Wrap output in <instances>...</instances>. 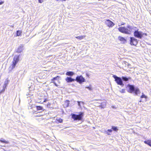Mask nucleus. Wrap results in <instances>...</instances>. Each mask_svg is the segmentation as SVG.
<instances>
[{"mask_svg": "<svg viewBox=\"0 0 151 151\" xmlns=\"http://www.w3.org/2000/svg\"><path fill=\"white\" fill-rule=\"evenodd\" d=\"M113 77L115 79V81L118 85L122 86H124L122 80L120 78L114 75L113 76Z\"/></svg>", "mask_w": 151, "mask_h": 151, "instance_id": "nucleus-6", "label": "nucleus"}, {"mask_svg": "<svg viewBox=\"0 0 151 151\" xmlns=\"http://www.w3.org/2000/svg\"><path fill=\"white\" fill-rule=\"evenodd\" d=\"M19 60V55H15L13 59V60L12 62V64L11 65L10 68H11L12 69H13L15 67L16 64Z\"/></svg>", "mask_w": 151, "mask_h": 151, "instance_id": "nucleus-4", "label": "nucleus"}, {"mask_svg": "<svg viewBox=\"0 0 151 151\" xmlns=\"http://www.w3.org/2000/svg\"><path fill=\"white\" fill-rule=\"evenodd\" d=\"M51 104L50 103H48L47 105H46V106L47 107H48L49 106H50Z\"/></svg>", "mask_w": 151, "mask_h": 151, "instance_id": "nucleus-27", "label": "nucleus"}, {"mask_svg": "<svg viewBox=\"0 0 151 151\" xmlns=\"http://www.w3.org/2000/svg\"><path fill=\"white\" fill-rule=\"evenodd\" d=\"M65 81L67 83H70L74 81L75 79L72 78L70 77H67L65 79Z\"/></svg>", "mask_w": 151, "mask_h": 151, "instance_id": "nucleus-12", "label": "nucleus"}, {"mask_svg": "<svg viewBox=\"0 0 151 151\" xmlns=\"http://www.w3.org/2000/svg\"><path fill=\"white\" fill-rule=\"evenodd\" d=\"M144 142L145 144H147L148 145L151 147V140H145L144 141Z\"/></svg>", "mask_w": 151, "mask_h": 151, "instance_id": "nucleus-17", "label": "nucleus"}, {"mask_svg": "<svg viewBox=\"0 0 151 151\" xmlns=\"http://www.w3.org/2000/svg\"><path fill=\"white\" fill-rule=\"evenodd\" d=\"M112 130L111 129H109L107 130V131L109 132H112Z\"/></svg>", "mask_w": 151, "mask_h": 151, "instance_id": "nucleus-31", "label": "nucleus"}, {"mask_svg": "<svg viewBox=\"0 0 151 151\" xmlns=\"http://www.w3.org/2000/svg\"><path fill=\"white\" fill-rule=\"evenodd\" d=\"M4 91V89H3V90H2L1 91H0V94L2 93V92H3Z\"/></svg>", "mask_w": 151, "mask_h": 151, "instance_id": "nucleus-30", "label": "nucleus"}, {"mask_svg": "<svg viewBox=\"0 0 151 151\" xmlns=\"http://www.w3.org/2000/svg\"><path fill=\"white\" fill-rule=\"evenodd\" d=\"M120 92L121 93H124L125 92V90L124 89H123L120 91Z\"/></svg>", "mask_w": 151, "mask_h": 151, "instance_id": "nucleus-26", "label": "nucleus"}, {"mask_svg": "<svg viewBox=\"0 0 151 151\" xmlns=\"http://www.w3.org/2000/svg\"><path fill=\"white\" fill-rule=\"evenodd\" d=\"M66 0H56L57 1H66Z\"/></svg>", "mask_w": 151, "mask_h": 151, "instance_id": "nucleus-29", "label": "nucleus"}, {"mask_svg": "<svg viewBox=\"0 0 151 151\" xmlns=\"http://www.w3.org/2000/svg\"><path fill=\"white\" fill-rule=\"evenodd\" d=\"M36 109L37 110H42L43 109V107L42 106H36Z\"/></svg>", "mask_w": 151, "mask_h": 151, "instance_id": "nucleus-20", "label": "nucleus"}, {"mask_svg": "<svg viewBox=\"0 0 151 151\" xmlns=\"http://www.w3.org/2000/svg\"><path fill=\"white\" fill-rule=\"evenodd\" d=\"M63 121V120L61 118H59V119H56V122L58 123H61Z\"/></svg>", "mask_w": 151, "mask_h": 151, "instance_id": "nucleus-19", "label": "nucleus"}, {"mask_svg": "<svg viewBox=\"0 0 151 151\" xmlns=\"http://www.w3.org/2000/svg\"><path fill=\"white\" fill-rule=\"evenodd\" d=\"M41 99L40 100V101H42V100H41Z\"/></svg>", "mask_w": 151, "mask_h": 151, "instance_id": "nucleus-36", "label": "nucleus"}, {"mask_svg": "<svg viewBox=\"0 0 151 151\" xmlns=\"http://www.w3.org/2000/svg\"><path fill=\"white\" fill-rule=\"evenodd\" d=\"M144 35H147L146 33H143L141 31H138V30L135 31L134 33V36L139 39H141Z\"/></svg>", "mask_w": 151, "mask_h": 151, "instance_id": "nucleus-5", "label": "nucleus"}, {"mask_svg": "<svg viewBox=\"0 0 151 151\" xmlns=\"http://www.w3.org/2000/svg\"><path fill=\"white\" fill-rule=\"evenodd\" d=\"M127 65L128 66V67H129L130 66H131V64L129 63H128L127 64Z\"/></svg>", "mask_w": 151, "mask_h": 151, "instance_id": "nucleus-33", "label": "nucleus"}, {"mask_svg": "<svg viewBox=\"0 0 151 151\" xmlns=\"http://www.w3.org/2000/svg\"><path fill=\"white\" fill-rule=\"evenodd\" d=\"M127 86L129 88V89L127 90V91L129 93H132L134 92L135 95H137L140 93L139 89L138 88H135L134 86L132 85L128 84Z\"/></svg>", "mask_w": 151, "mask_h": 151, "instance_id": "nucleus-2", "label": "nucleus"}, {"mask_svg": "<svg viewBox=\"0 0 151 151\" xmlns=\"http://www.w3.org/2000/svg\"><path fill=\"white\" fill-rule=\"evenodd\" d=\"M60 76H57L55 77H54L51 79V83H53L55 86L57 87H58V85L55 81L56 80L58 79V78H60Z\"/></svg>", "mask_w": 151, "mask_h": 151, "instance_id": "nucleus-10", "label": "nucleus"}, {"mask_svg": "<svg viewBox=\"0 0 151 151\" xmlns=\"http://www.w3.org/2000/svg\"><path fill=\"white\" fill-rule=\"evenodd\" d=\"M22 32L20 30H17L16 32L17 36H19L21 35Z\"/></svg>", "mask_w": 151, "mask_h": 151, "instance_id": "nucleus-21", "label": "nucleus"}, {"mask_svg": "<svg viewBox=\"0 0 151 151\" xmlns=\"http://www.w3.org/2000/svg\"><path fill=\"white\" fill-rule=\"evenodd\" d=\"M133 28L132 26L128 25L127 27H121L118 28L119 31L123 33L126 34L130 35L132 32Z\"/></svg>", "mask_w": 151, "mask_h": 151, "instance_id": "nucleus-1", "label": "nucleus"}, {"mask_svg": "<svg viewBox=\"0 0 151 151\" xmlns=\"http://www.w3.org/2000/svg\"><path fill=\"white\" fill-rule=\"evenodd\" d=\"M75 80L80 84H81L85 81V79L82 75L77 76Z\"/></svg>", "mask_w": 151, "mask_h": 151, "instance_id": "nucleus-7", "label": "nucleus"}, {"mask_svg": "<svg viewBox=\"0 0 151 151\" xmlns=\"http://www.w3.org/2000/svg\"><path fill=\"white\" fill-rule=\"evenodd\" d=\"M105 24L109 28L112 27L114 25V24L110 20L106 19L105 22Z\"/></svg>", "mask_w": 151, "mask_h": 151, "instance_id": "nucleus-9", "label": "nucleus"}, {"mask_svg": "<svg viewBox=\"0 0 151 151\" xmlns=\"http://www.w3.org/2000/svg\"><path fill=\"white\" fill-rule=\"evenodd\" d=\"M41 99V98H39L38 99V101L37 102V103L39 104H42L43 102H47V101H48V100L47 99L45 98L44 99L43 101H40V100Z\"/></svg>", "mask_w": 151, "mask_h": 151, "instance_id": "nucleus-15", "label": "nucleus"}, {"mask_svg": "<svg viewBox=\"0 0 151 151\" xmlns=\"http://www.w3.org/2000/svg\"><path fill=\"white\" fill-rule=\"evenodd\" d=\"M122 79L124 81H127L129 80L128 78L125 77H122Z\"/></svg>", "mask_w": 151, "mask_h": 151, "instance_id": "nucleus-25", "label": "nucleus"}, {"mask_svg": "<svg viewBox=\"0 0 151 151\" xmlns=\"http://www.w3.org/2000/svg\"><path fill=\"white\" fill-rule=\"evenodd\" d=\"M107 134H108V135H110V134L109 133H107Z\"/></svg>", "mask_w": 151, "mask_h": 151, "instance_id": "nucleus-35", "label": "nucleus"}, {"mask_svg": "<svg viewBox=\"0 0 151 151\" xmlns=\"http://www.w3.org/2000/svg\"><path fill=\"white\" fill-rule=\"evenodd\" d=\"M86 37V35H82L77 36L75 38L79 40H81L84 38Z\"/></svg>", "mask_w": 151, "mask_h": 151, "instance_id": "nucleus-18", "label": "nucleus"}, {"mask_svg": "<svg viewBox=\"0 0 151 151\" xmlns=\"http://www.w3.org/2000/svg\"><path fill=\"white\" fill-rule=\"evenodd\" d=\"M4 3V1H0V5Z\"/></svg>", "mask_w": 151, "mask_h": 151, "instance_id": "nucleus-32", "label": "nucleus"}, {"mask_svg": "<svg viewBox=\"0 0 151 151\" xmlns=\"http://www.w3.org/2000/svg\"><path fill=\"white\" fill-rule=\"evenodd\" d=\"M38 2L39 3H42L43 2V0H38Z\"/></svg>", "mask_w": 151, "mask_h": 151, "instance_id": "nucleus-28", "label": "nucleus"}, {"mask_svg": "<svg viewBox=\"0 0 151 151\" xmlns=\"http://www.w3.org/2000/svg\"><path fill=\"white\" fill-rule=\"evenodd\" d=\"M78 105L79 106H80V102L79 101H78Z\"/></svg>", "mask_w": 151, "mask_h": 151, "instance_id": "nucleus-34", "label": "nucleus"}, {"mask_svg": "<svg viewBox=\"0 0 151 151\" xmlns=\"http://www.w3.org/2000/svg\"><path fill=\"white\" fill-rule=\"evenodd\" d=\"M84 113L83 112H80L78 115H76L74 114H71V118L73 119L74 120H81L82 119Z\"/></svg>", "mask_w": 151, "mask_h": 151, "instance_id": "nucleus-3", "label": "nucleus"}, {"mask_svg": "<svg viewBox=\"0 0 151 151\" xmlns=\"http://www.w3.org/2000/svg\"><path fill=\"white\" fill-rule=\"evenodd\" d=\"M140 98H144L146 99L147 98V96H145V94H143V93H142V95L140 96Z\"/></svg>", "mask_w": 151, "mask_h": 151, "instance_id": "nucleus-24", "label": "nucleus"}, {"mask_svg": "<svg viewBox=\"0 0 151 151\" xmlns=\"http://www.w3.org/2000/svg\"><path fill=\"white\" fill-rule=\"evenodd\" d=\"M74 74V73L72 71H68L66 73L67 76H72Z\"/></svg>", "mask_w": 151, "mask_h": 151, "instance_id": "nucleus-16", "label": "nucleus"}, {"mask_svg": "<svg viewBox=\"0 0 151 151\" xmlns=\"http://www.w3.org/2000/svg\"><path fill=\"white\" fill-rule=\"evenodd\" d=\"M0 141L2 143H4L6 144L8 143V142L7 141H6L4 139H0Z\"/></svg>", "mask_w": 151, "mask_h": 151, "instance_id": "nucleus-23", "label": "nucleus"}, {"mask_svg": "<svg viewBox=\"0 0 151 151\" xmlns=\"http://www.w3.org/2000/svg\"><path fill=\"white\" fill-rule=\"evenodd\" d=\"M130 44L132 45L136 46L138 43V40L135 38L131 37L130 38Z\"/></svg>", "mask_w": 151, "mask_h": 151, "instance_id": "nucleus-8", "label": "nucleus"}, {"mask_svg": "<svg viewBox=\"0 0 151 151\" xmlns=\"http://www.w3.org/2000/svg\"><path fill=\"white\" fill-rule=\"evenodd\" d=\"M36 116V117L38 116Z\"/></svg>", "mask_w": 151, "mask_h": 151, "instance_id": "nucleus-37", "label": "nucleus"}, {"mask_svg": "<svg viewBox=\"0 0 151 151\" xmlns=\"http://www.w3.org/2000/svg\"><path fill=\"white\" fill-rule=\"evenodd\" d=\"M23 46L22 45L18 47L17 50V52L18 53H20L23 50Z\"/></svg>", "mask_w": 151, "mask_h": 151, "instance_id": "nucleus-14", "label": "nucleus"}, {"mask_svg": "<svg viewBox=\"0 0 151 151\" xmlns=\"http://www.w3.org/2000/svg\"><path fill=\"white\" fill-rule=\"evenodd\" d=\"M118 39L119 41L122 42V43H125L127 42V40L123 37L119 36L118 37Z\"/></svg>", "mask_w": 151, "mask_h": 151, "instance_id": "nucleus-11", "label": "nucleus"}, {"mask_svg": "<svg viewBox=\"0 0 151 151\" xmlns=\"http://www.w3.org/2000/svg\"><path fill=\"white\" fill-rule=\"evenodd\" d=\"M112 129L114 131H117L118 130V129L117 127H114L112 126Z\"/></svg>", "mask_w": 151, "mask_h": 151, "instance_id": "nucleus-22", "label": "nucleus"}, {"mask_svg": "<svg viewBox=\"0 0 151 151\" xmlns=\"http://www.w3.org/2000/svg\"><path fill=\"white\" fill-rule=\"evenodd\" d=\"M70 104V101L68 100H66L64 101V106L65 108H67L68 107Z\"/></svg>", "mask_w": 151, "mask_h": 151, "instance_id": "nucleus-13", "label": "nucleus"}]
</instances>
